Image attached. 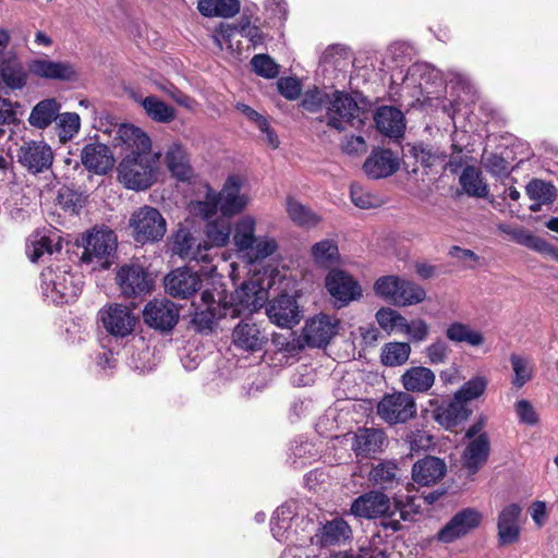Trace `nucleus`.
Returning <instances> with one entry per match:
<instances>
[{"instance_id": "obj_1", "label": "nucleus", "mask_w": 558, "mask_h": 558, "mask_svg": "<svg viewBox=\"0 0 558 558\" xmlns=\"http://www.w3.org/2000/svg\"><path fill=\"white\" fill-rule=\"evenodd\" d=\"M242 179L238 175L229 177L221 191L217 193L210 186H206L203 201L190 204L191 213L209 220L219 211L222 217H232L244 210L248 204V197L241 192Z\"/></svg>"}, {"instance_id": "obj_2", "label": "nucleus", "mask_w": 558, "mask_h": 558, "mask_svg": "<svg viewBox=\"0 0 558 558\" xmlns=\"http://www.w3.org/2000/svg\"><path fill=\"white\" fill-rule=\"evenodd\" d=\"M373 121L372 126L376 132L384 134V107H378L374 113L362 110L357 102L347 93L333 90L331 101L327 107V125L344 131L349 126L361 129L367 121Z\"/></svg>"}, {"instance_id": "obj_3", "label": "nucleus", "mask_w": 558, "mask_h": 558, "mask_svg": "<svg viewBox=\"0 0 558 558\" xmlns=\"http://www.w3.org/2000/svg\"><path fill=\"white\" fill-rule=\"evenodd\" d=\"M440 77L439 71L425 62L408 66L390 74L388 99L400 104L404 97L418 99L425 85L434 84Z\"/></svg>"}, {"instance_id": "obj_4", "label": "nucleus", "mask_w": 558, "mask_h": 558, "mask_svg": "<svg viewBox=\"0 0 558 558\" xmlns=\"http://www.w3.org/2000/svg\"><path fill=\"white\" fill-rule=\"evenodd\" d=\"M161 154L146 153L135 156L123 155L117 167L118 181L126 189L145 191L149 189L159 174V161Z\"/></svg>"}, {"instance_id": "obj_5", "label": "nucleus", "mask_w": 558, "mask_h": 558, "mask_svg": "<svg viewBox=\"0 0 558 558\" xmlns=\"http://www.w3.org/2000/svg\"><path fill=\"white\" fill-rule=\"evenodd\" d=\"M390 465L386 461V530L397 532L401 529V521H411L417 512L413 496L410 495L409 484L399 480L395 482V474H390Z\"/></svg>"}, {"instance_id": "obj_6", "label": "nucleus", "mask_w": 558, "mask_h": 558, "mask_svg": "<svg viewBox=\"0 0 558 558\" xmlns=\"http://www.w3.org/2000/svg\"><path fill=\"white\" fill-rule=\"evenodd\" d=\"M81 265L90 270L108 269L114 262L118 239L110 229H93L81 239Z\"/></svg>"}, {"instance_id": "obj_7", "label": "nucleus", "mask_w": 558, "mask_h": 558, "mask_svg": "<svg viewBox=\"0 0 558 558\" xmlns=\"http://www.w3.org/2000/svg\"><path fill=\"white\" fill-rule=\"evenodd\" d=\"M256 220L252 216H243L234 225L233 243L236 251L247 259L250 264L262 260L272 255L278 244L268 235H255Z\"/></svg>"}, {"instance_id": "obj_8", "label": "nucleus", "mask_w": 558, "mask_h": 558, "mask_svg": "<svg viewBox=\"0 0 558 558\" xmlns=\"http://www.w3.org/2000/svg\"><path fill=\"white\" fill-rule=\"evenodd\" d=\"M83 276L73 274L69 265L48 267L41 272L44 295L56 304L74 301L82 291Z\"/></svg>"}, {"instance_id": "obj_9", "label": "nucleus", "mask_w": 558, "mask_h": 558, "mask_svg": "<svg viewBox=\"0 0 558 558\" xmlns=\"http://www.w3.org/2000/svg\"><path fill=\"white\" fill-rule=\"evenodd\" d=\"M129 227L138 243L160 241L167 231V222L160 211L151 206L136 209L130 217Z\"/></svg>"}, {"instance_id": "obj_10", "label": "nucleus", "mask_w": 558, "mask_h": 558, "mask_svg": "<svg viewBox=\"0 0 558 558\" xmlns=\"http://www.w3.org/2000/svg\"><path fill=\"white\" fill-rule=\"evenodd\" d=\"M425 289L418 283L398 276H386V301L395 306L405 307L422 303Z\"/></svg>"}, {"instance_id": "obj_11", "label": "nucleus", "mask_w": 558, "mask_h": 558, "mask_svg": "<svg viewBox=\"0 0 558 558\" xmlns=\"http://www.w3.org/2000/svg\"><path fill=\"white\" fill-rule=\"evenodd\" d=\"M268 298L267 291L255 282L243 283L232 296V302L225 303L230 317L252 314L262 308Z\"/></svg>"}, {"instance_id": "obj_12", "label": "nucleus", "mask_w": 558, "mask_h": 558, "mask_svg": "<svg viewBox=\"0 0 558 558\" xmlns=\"http://www.w3.org/2000/svg\"><path fill=\"white\" fill-rule=\"evenodd\" d=\"M17 161L33 174L41 173L52 166L53 153L44 141H24L16 153Z\"/></svg>"}, {"instance_id": "obj_13", "label": "nucleus", "mask_w": 558, "mask_h": 558, "mask_svg": "<svg viewBox=\"0 0 558 558\" xmlns=\"http://www.w3.org/2000/svg\"><path fill=\"white\" fill-rule=\"evenodd\" d=\"M192 305L195 307L192 323L201 332L211 331L218 319L230 316L226 304L217 301L209 290L203 291L199 301Z\"/></svg>"}, {"instance_id": "obj_14", "label": "nucleus", "mask_w": 558, "mask_h": 558, "mask_svg": "<svg viewBox=\"0 0 558 558\" xmlns=\"http://www.w3.org/2000/svg\"><path fill=\"white\" fill-rule=\"evenodd\" d=\"M98 316L106 331L120 338L131 335L137 320L128 306L117 303L101 308Z\"/></svg>"}, {"instance_id": "obj_15", "label": "nucleus", "mask_w": 558, "mask_h": 558, "mask_svg": "<svg viewBox=\"0 0 558 558\" xmlns=\"http://www.w3.org/2000/svg\"><path fill=\"white\" fill-rule=\"evenodd\" d=\"M116 280L122 294L128 298L146 294L153 288V279L143 266L137 264L121 266L117 272Z\"/></svg>"}, {"instance_id": "obj_16", "label": "nucleus", "mask_w": 558, "mask_h": 558, "mask_svg": "<svg viewBox=\"0 0 558 558\" xmlns=\"http://www.w3.org/2000/svg\"><path fill=\"white\" fill-rule=\"evenodd\" d=\"M114 133L113 142L116 146L121 147L124 155L135 156L140 154L153 153L151 140L141 128L133 124H119L112 130Z\"/></svg>"}, {"instance_id": "obj_17", "label": "nucleus", "mask_w": 558, "mask_h": 558, "mask_svg": "<svg viewBox=\"0 0 558 558\" xmlns=\"http://www.w3.org/2000/svg\"><path fill=\"white\" fill-rule=\"evenodd\" d=\"M325 286L335 303L341 307L361 296V287L351 275L343 270H330L326 277Z\"/></svg>"}, {"instance_id": "obj_18", "label": "nucleus", "mask_w": 558, "mask_h": 558, "mask_svg": "<svg viewBox=\"0 0 558 558\" xmlns=\"http://www.w3.org/2000/svg\"><path fill=\"white\" fill-rule=\"evenodd\" d=\"M482 520V513L474 508H465L456 513L451 520L438 532L437 539L442 543L453 541L466 535L476 529Z\"/></svg>"}, {"instance_id": "obj_19", "label": "nucleus", "mask_w": 558, "mask_h": 558, "mask_svg": "<svg viewBox=\"0 0 558 558\" xmlns=\"http://www.w3.org/2000/svg\"><path fill=\"white\" fill-rule=\"evenodd\" d=\"M268 341L265 330L251 320H241L232 330V343L241 351L254 353L260 351Z\"/></svg>"}, {"instance_id": "obj_20", "label": "nucleus", "mask_w": 558, "mask_h": 558, "mask_svg": "<svg viewBox=\"0 0 558 558\" xmlns=\"http://www.w3.org/2000/svg\"><path fill=\"white\" fill-rule=\"evenodd\" d=\"M143 317L155 329L171 330L179 320V308L169 300H154L145 306Z\"/></svg>"}, {"instance_id": "obj_21", "label": "nucleus", "mask_w": 558, "mask_h": 558, "mask_svg": "<svg viewBox=\"0 0 558 558\" xmlns=\"http://www.w3.org/2000/svg\"><path fill=\"white\" fill-rule=\"evenodd\" d=\"M202 287L201 277L187 267L177 268L165 278L167 292L178 299H187Z\"/></svg>"}, {"instance_id": "obj_22", "label": "nucleus", "mask_w": 558, "mask_h": 558, "mask_svg": "<svg viewBox=\"0 0 558 558\" xmlns=\"http://www.w3.org/2000/svg\"><path fill=\"white\" fill-rule=\"evenodd\" d=\"M28 71L37 77L57 81H74L77 70L71 62L38 58L29 61Z\"/></svg>"}, {"instance_id": "obj_23", "label": "nucleus", "mask_w": 558, "mask_h": 558, "mask_svg": "<svg viewBox=\"0 0 558 558\" xmlns=\"http://www.w3.org/2000/svg\"><path fill=\"white\" fill-rule=\"evenodd\" d=\"M267 315L271 323L282 328H292L301 319L296 300L287 294L276 298L269 304Z\"/></svg>"}, {"instance_id": "obj_24", "label": "nucleus", "mask_w": 558, "mask_h": 558, "mask_svg": "<svg viewBox=\"0 0 558 558\" xmlns=\"http://www.w3.org/2000/svg\"><path fill=\"white\" fill-rule=\"evenodd\" d=\"M429 405L433 408L434 420L447 429H451L468 418L470 411L466 405L456 399L447 402H441L437 399L429 400Z\"/></svg>"}, {"instance_id": "obj_25", "label": "nucleus", "mask_w": 558, "mask_h": 558, "mask_svg": "<svg viewBox=\"0 0 558 558\" xmlns=\"http://www.w3.org/2000/svg\"><path fill=\"white\" fill-rule=\"evenodd\" d=\"M338 322L328 315H319L306 323L303 331L306 343L311 347H324L337 333Z\"/></svg>"}, {"instance_id": "obj_26", "label": "nucleus", "mask_w": 558, "mask_h": 558, "mask_svg": "<svg viewBox=\"0 0 558 558\" xmlns=\"http://www.w3.org/2000/svg\"><path fill=\"white\" fill-rule=\"evenodd\" d=\"M81 160L86 169L96 174H106L114 165L110 148L100 143L85 145L81 153Z\"/></svg>"}, {"instance_id": "obj_27", "label": "nucleus", "mask_w": 558, "mask_h": 558, "mask_svg": "<svg viewBox=\"0 0 558 558\" xmlns=\"http://www.w3.org/2000/svg\"><path fill=\"white\" fill-rule=\"evenodd\" d=\"M416 414L414 398L408 392L386 395V423H404Z\"/></svg>"}, {"instance_id": "obj_28", "label": "nucleus", "mask_w": 558, "mask_h": 558, "mask_svg": "<svg viewBox=\"0 0 558 558\" xmlns=\"http://www.w3.org/2000/svg\"><path fill=\"white\" fill-rule=\"evenodd\" d=\"M62 247L61 236L51 230H37L33 232L27 242L26 253L34 263L38 262L45 254L51 255Z\"/></svg>"}, {"instance_id": "obj_29", "label": "nucleus", "mask_w": 558, "mask_h": 558, "mask_svg": "<svg viewBox=\"0 0 558 558\" xmlns=\"http://www.w3.org/2000/svg\"><path fill=\"white\" fill-rule=\"evenodd\" d=\"M490 452L487 434H480L470 440L462 453L463 466L470 475H474L486 463Z\"/></svg>"}, {"instance_id": "obj_30", "label": "nucleus", "mask_w": 558, "mask_h": 558, "mask_svg": "<svg viewBox=\"0 0 558 558\" xmlns=\"http://www.w3.org/2000/svg\"><path fill=\"white\" fill-rule=\"evenodd\" d=\"M447 465L437 457L427 456L413 464V481L422 486L434 485L446 474Z\"/></svg>"}, {"instance_id": "obj_31", "label": "nucleus", "mask_w": 558, "mask_h": 558, "mask_svg": "<svg viewBox=\"0 0 558 558\" xmlns=\"http://www.w3.org/2000/svg\"><path fill=\"white\" fill-rule=\"evenodd\" d=\"M522 512L521 506L510 504L498 515V539L501 545L512 544L520 536L519 519Z\"/></svg>"}, {"instance_id": "obj_32", "label": "nucleus", "mask_w": 558, "mask_h": 558, "mask_svg": "<svg viewBox=\"0 0 558 558\" xmlns=\"http://www.w3.org/2000/svg\"><path fill=\"white\" fill-rule=\"evenodd\" d=\"M173 253L189 260L208 263L210 262L209 253H206V246L202 242H197L192 234L185 230L177 232L173 241Z\"/></svg>"}, {"instance_id": "obj_33", "label": "nucleus", "mask_w": 558, "mask_h": 558, "mask_svg": "<svg viewBox=\"0 0 558 558\" xmlns=\"http://www.w3.org/2000/svg\"><path fill=\"white\" fill-rule=\"evenodd\" d=\"M27 80V70L17 58L4 59L0 63V88L21 90L26 86Z\"/></svg>"}, {"instance_id": "obj_34", "label": "nucleus", "mask_w": 558, "mask_h": 558, "mask_svg": "<svg viewBox=\"0 0 558 558\" xmlns=\"http://www.w3.org/2000/svg\"><path fill=\"white\" fill-rule=\"evenodd\" d=\"M351 513L366 519L384 517V493L369 492L360 496L353 501Z\"/></svg>"}, {"instance_id": "obj_35", "label": "nucleus", "mask_w": 558, "mask_h": 558, "mask_svg": "<svg viewBox=\"0 0 558 558\" xmlns=\"http://www.w3.org/2000/svg\"><path fill=\"white\" fill-rule=\"evenodd\" d=\"M166 163L169 171L179 180H187L191 175V167L185 147L178 143H171L166 150Z\"/></svg>"}, {"instance_id": "obj_36", "label": "nucleus", "mask_w": 558, "mask_h": 558, "mask_svg": "<svg viewBox=\"0 0 558 558\" xmlns=\"http://www.w3.org/2000/svg\"><path fill=\"white\" fill-rule=\"evenodd\" d=\"M401 383L407 391L426 392L435 383V374L428 367L414 366L403 373Z\"/></svg>"}, {"instance_id": "obj_37", "label": "nucleus", "mask_w": 558, "mask_h": 558, "mask_svg": "<svg viewBox=\"0 0 558 558\" xmlns=\"http://www.w3.org/2000/svg\"><path fill=\"white\" fill-rule=\"evenodd\" d=\"M61 109L60 102L54 98L39 101L31 111L28 123L39 130H45L57 120Z\"/></svg>"}, {"instance_id": "obj_38", "label": "nucleus", "mask_w": 558, "mask_h": 558, "mask_svg": "<svg viewBox=\"0 0 558 558\" xmlns=\"http://www.w3.org/2000/svg\"><path fill=\"white\" fill-rule=\"evenodd\" d=\"M352 530L341 518L326 522L316 535L323 546L340 545L351 538Z\"/></svg>"}, {"instance_id": "obj_39", "label": "nucleus", "mask_w": 558, "mask_h": 558, "mask_svg": "<svg viewBox=\"0 0 558 558\" xmlns=\"http://www.w3.org/2000/svg\"><path fill=\"white\" fill-rule=\"evenodd\" d=\"M463 192L471 197L485 198L489 189L484 181L482 171L474 166H466L459 178Z\"/></svg>"}, {"instance_id": "obj_40", "label": "nucleus", "mask_w": 558, "mask_h": 558, "mask_svg": "<svg viewBox=\"0 0 558 558\" xmlns=\"http://www.w3.org/2000/svg\"><path fill=\"white\" fill-rule=\"evenodd\" d=\"M383 433L373 429L359 430L354 436L352 449L357 457L373 458L380 451Z\"/></svg>"}, {"instance_id": "obj_41", "label": "nucleus", "mask_w": 558, "mask_h": 558, "mask_svg": "<svg viewBox=\"0 0 558 558\" xmlns=\"http://www.w3.org/2000/svg\"><path fill=\"white\" fill-rule=\"evenodd\" d=\"M204 233L205 240L202 242V245L206 246V253L211 247L226 246L231 235L230 222L225 218L209 221L205 227Z\"/></svg>"}, {"instance_id": "obj_42", "label": "nucleus", "mask_w": 558, "mask_h": 558, "mask_svg": "<svg viewBox=\"0 0 558 558\" xmlns=\"http://www.w3.org/2000/svg\"><path fill=\"white\" fill-rule=\"evenodd\" d=\"M446 337L454 343H466L470 347H480L484 343V336L481 331L473 329L470 325L454 322L448 325Z\"/></svg>"}, {"instance_id": "obj_43", "label": "nucleus", "mask_w": 558, "mask_h": 558, "mask_svg": "<svg viewBox=\"0 0 558 558\" xmlns=\"http://www.w3.org/2000/svg\"><path fill=\"white\" fill-rule=\"evenodd\" d=\"M286 210L289 218L299 227L313 228L322 220L316 213L292 196L287 197Z\"/></svg>"}, {"instance_id": "obj_44", "label": "nucleus", "mask_w": 558, "mask_h": 558, "mask_svg": "<svg viewBox=\"0 0 558 558\" xmlns=\"http://www.w3.org/2000/svg\"><path fill=\"white\" fill-rule=\"evenodd\" d=\"M145 113L155 122L170 123L175 119V109L156 96H147L141 100Z\"/></svg>"}, {"instance_id": "obj_45", "label": "nucleus", "mask_w": 558, "mask_h": 558, "mask_svg": "<svg viewBox=\"0 0 558 558\" xmlns=\"http://www.w3.org/2000/svg\"><path fill=\"white\" fill-rule=\"evenodd\" d=\"M198 11L204 16L232 17L240 11L239 0H199Z\"/></svg>"}, {"instance_id": "obj_46", "label": "nucleus", "mask_w": 558, "mask_h": 558, "mask_svg": "<svg viewBox=\"0 0 558 558\" xmlns=\"http://www.w3.org/2000/svg\"><path fill=\"white\" fill-rule=\"evenodd\" d=\"M414 56V48L407 41H393L386 51V59L390 61V70L397 72L404 70Z\"/></svg>"}, {"instance_id": "obj_47", "label": "nucleus", "mask_w": 558, "mask_h": 558, "mask_svg": "<svg viewBox=\"0 0 558 558\" xmlns=\"http://www.w3.org/2000/svg\"><path fill=\"white\" fill-rule=\"evenodd\" d=\"M488 383L486 376L476 375L465 381L460 389L454 392L456 399L466 405L468 402L476 400L485 393Z\"/></svg>"}, {"instance_id": "obj_48", "label": "nucleus", "mask_w": 558, "mask_h": 558, "mask_svg": "<svg viewBox=\"0 0 558 558\" xmlns=\"http://www.w3.org/2000/svg\"><path fill=\"white\" fill-rule=\"evenodd\" d=\"M314 262L322 267H329L338 262V245L332 240H322L312 246Z\"/></svg>"}, {"instance_id": "obj_49", "label": "nucleus", "mask_w": 558, "mask_h": 558, "mask_svg": "<svg viewBox=\"0 0 558 558\" xmlns=\"http://www.w3.org/2000/svg\"><path fill=\"white\" fill-rule=\"evenodd\" d=\"M405 128L404 113L395 106L386 105V137L399 141L403 137Z\"/></svg>"}, {"instance_id": "obj_50", "label": "nucleus", "mask_w": 558, "mask_h": 558, "mask_svg": "<svg viewBox=\"0 0 558 558\" xmlns=\"http://www.w3.org/2000/svg\"><path fill=\"white\" fill-rule=\"evenodd\" d=\"M332 96L333 90L327 92L326 89L314 87L306 90L303 95L302 107L310 112H319L322 110L327 112V107Z\"/></svg>"}, {"instance_id": "obj_51", "label": "nucleus", "mask_w": 558, "mask_h": 558, "mask_svg": "<svg viewBox=\"0 0 558 558\" xmlns=\"http://www.w3.org/2000/svg\"><path fill=\"white\" fill-rule=\"evenodd\" d=\"M294 511L291 506L282 505L277 508L271 518V533L275 538L282 541L286 537L287 532L291 527V520Z\"/></svg>"}, {"instance_id": "obj_52", "label": "nucleus", "mask_w": 558, "mask_h": 558, "mask_svg": "<svg viewBox=\"0 0 558 558\" xmlns=\"http://www.w3.org/2000/svg\"><path fill=\"white\" fill-rule=\"evenodd\" d=\"M57 125L59 129V138L61 142L72 140L80 131L81 119L75 112L59 113L57 118Z\"/></svg>"}, {"instance_id": "obj_53", "label": "nucleus", "mask_w": 558, "mask_h": 558, "mask_svg": "<svg viewBox=\"0 0 558 558\" xmlns=\"http://www.w3.org/2000/svg\"><path fill=\"white\" fill-rule=\"evenodd\" d=\"M411 345L409 342H388L386 343V366H402L411 354Z\"/></svg>"}, {"instance_id": "obj_54", "label": "nucleus", "mask_w": 558, "mask_h": 558, "mask_svg": "<svg viewBox=\"0 0 558 558\" xmlns=\"http://www.w3.org/2000/svg\"><path fill=\"white\" fill-rule=\"evenodd\" d=\"M510 362L514 373L512 385L517 388H521L531 380L533 367L529 360L518 354H511Z\"/></svg>"}, {"instance_id": "obj_55", "label": "nucleus", "mask_w": 558, "mask_h": 558, "mask_svg": "<svg viewBox=\"0 0 558 558\" xmlns=\"http://www.w3.org/2000/svg\"><path fill=\"white\" fill-rule=\"evenodd\" d=\"M526 194L535 202L549 204L555 199L556 190L553 184L535 179L526 185Z\"/></svg>"}, {"instance_id": "obj_56", "label": "nucleus", "mask_w": 558, "mask_h": 558, "mask_svg": "<svg viewBox=\"0 0 558 558\" xmlns=\"http://www.w3.org/2000/svg\"><path fill=\"white\" fill-rule=\"evenodd\" d=\"M451 349L449 344L438 338L424 349V354L432 365L444 364L449 359Z\"/></svg>"}, {"instance_id": "obj_57", "label": "nucleus", "mask_w": 558, "mask_h": 558, "mask_svg": "<svg viewBox=\"0 0 558 558\" xmlns=\"http://www.w3.org/2000/svg\"><path fill=\"white\" fill-rule=\"evenodd\" d=\"M251 64L259 76L275 78L279 74V65L267 54H256Z\"/></svg>"}, {"instance_id": "obj_58", "label": "nucleus", "mask_w": 558, "mask_h": 558, "mask_svg": "<svg viewBox=\"0 0 558 558\" xmlns=\"http://www.w3.org/2000/svg\"><path fill=\"white\" fill-rule=\"evenodd\" d=\"M351 199L355 206L362 209L375 208L381 205L379 195L372 194L359 185L351 186Z\"/></svg>"}, {"instance_id": "obj_59", "label": "nucleus", "mask_w": 558, "mask_h": 558, "mask_svg": "<svg viewBox=\"0 0 558 558\" xmlns=\"http://www.w3.org/2000/svg\"><path fill=\"white\" fill-rule=\"evenodd\" d=\"M363 169L369 179H380L384 177V149L375 148L371 156L365 160Z\"/></svg>"}, {"instance_id": "obj_60", "label": "nucleus", "mask_w": 558, "mask_h": 558, "mask_svg": "<svg viewBox=\"0 0 558 558\" xmlns=\"http://www.w3.org/2000/svg\"><path fill=\"white\" fill-rule=\"evenodd\" d=\"M410 153L415 158L416 162H420L423 167L426 168L433 167L438 159L444 157L442 155L438 154L437 150H434L432 147L424 144L411 146Z\"/></svg>"}, {"instance_id": "obj_61", "label": "nucleus", "mask_w": 558, "mask_h": 558, "mask_svg": "<svg viewBox=\"0 0 558 558\" xmlns=\"http://www.w3.org/2000/svg\"><path fill=\"white\" fill-rule=\"evenodd\" d=\"M409 320L398 311L386 308V333L405 336Z\"/></svg>"}, {"instance_id": "obj_62", "label": "nucleus", "mask_w": 558, "mask_h": 558, "mask_svg": "<svg viewBox=\"0 0 558 558\" xmlns=\"http://www.w3.org/2000/svg\"><path fill=\"white\" fill-rule=\"evenodd\" d=\"M509 233L519 244L525 245L530 248L543 252L548 247V244L544 240L533 235L523 228L509 231Z\"/></svg>"}, {"instance_id": "obj_63", "label": "nucleus", "mask_w": 558, "mask_h": 558, "mask_svg": "<svg viewBox=\"0 0 558 558\" xmlns=\"http://www.w3.org/2000/svg\"><path fill=\"white\" fill-rule=\"evenodd\" d=\"M430 327L423 318H415L408 323L405 336L413 342H423L429 336Z\"/></svg>"}, {"instance_id": "obj_64", "label": "nucleus", "mask_w": 558, "mask_h": 558, "mask_svg": "<svg viewBox=\"0 0 558 558\" xmlns=\"http://www.w3.org/2000/svg\"><path fill=\"white\" fill-rule=\"evenodd\" d=\"M158 88L166 93L173 101H175L179 106L184 107L189 110H192L195 106V100L181 92L171 83H161L158 84Z\"/></svg>"}]
</instances>
